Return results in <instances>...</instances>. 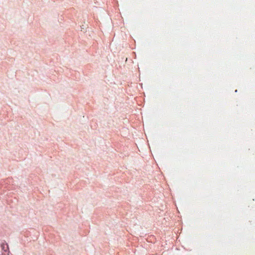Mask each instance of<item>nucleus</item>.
<instances>
[{
    "label": "nucleus",
    "instance_id": "f257e3e1",
    "mask_svg": "<svg viewBox=\"0 0 255 255\" xmlns=\"http://www.w3.org/2000/svg\"><path fill=\"white\" fill-rule=\"evenodd\" d=\"M1 247L2 250L4 252L3 253L4 255H9V252L7 251V250L8 249V245L7 244H6L3 243L1 245Z\"/></svg>",
    "mask_w": 255,
    "mask_h": 255
}]
</instances>
